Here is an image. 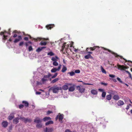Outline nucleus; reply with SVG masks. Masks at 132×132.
Here are the masks:
<instances>
[{
  "mask_svg": "<svg viewBox=\"0 0 132 132\" xmlns=\"http://www.w3.org/2000/svg\"><path fill=\"white\" fill-rule=\"evenodd\" d=\"M117 67H118V69H120L121 70H125L128 69L129 68L128 67L124 66L123 65H119L118 64H117V66H114V67L116 68Z\"/></svg>",
  "mask_w": 132,
  "mask_h": 132,
  "instance_id": "obj_6",
  "label": "nucleus"
},
{
  "mask_svg": "<svg viewBox=\"0 0 132 132\" xmlns=\"http://www.w3.org/2000/svg\"><path fill=\"white\" fill-rule=\"evenodd\" d=\"M99 48V47L98 46H95L93 47H90V48H87L86 50V52H87V53H88V54H92V52H88V51L89 49H90V50L93 51L94 50H95L96 49H98Z\"/></svg>",
  "mask_w": 132,
  "mask_h": 132,
  "instance_id": "obj_5",
  "label": "nucleus"
},
{
  "mask_svg": "<svg viewBox=\"0 0 132 132\" xmlns=\"http://www.w3.org/2000/svg\"><path fill=\"white\" fill-rule=\"evenodd\" d=\"M53 129L52 128H48L47 127H46L45 129L44 130V132H53Z\"/></svg>",
  "mask_w": 132,
  "mask_h": 132,
  "instance_id": "obj_16",
  "label": "nucleus"
},
{
  "mask_svg": "<svg viewBox=\"0 0 132 132\" xmlns=\"http://www.w3.org/2000/svg\"><path fill=\"white\" fill-rule=\"evenodd\" d=\"M19 118L18 117L15 118L14 119H13V123L16 124H17L19 122Z\"/></svg>",
  "mask_w": 132,
  "mask_h": 132,
  "instance_id": "obj_19",
  "label": "nucleus"
},
{
  "mask_svg": "<svg viewBox=\"0 0 132 132\" xmlns=\"http://www.w3.org/2000/svg\"><path fill=\"white\" fill-rule=\"evenodd\" d=\"M106 99L108 100H111L112 97L111 95L110 94L106 96Z\"/></svg>",
  "mask_w": 132,
  "mask_h": 132,
  "instance_id": "obj_32",
  "label": "nucleus"
},
{
  "mask_svg": "<svg viewBox=\"0 0 132 132\" xmlns=\"http://www.w3.org/2000/svg\"><path fill=\"white\" fill-rule=\"evenodd\" d=\"M67 70V67L64 65H63L62 69L61 70L62 72H65Z\"/></svg>",
  "mask_w": 132,
  "mask_h": 132,
  "instance_id": "obj_25",
  "label": "nucleus"
},
{
  "mask_svg": "<svg viewBox=\"0 0 132 132\" xmlns=\"http://www.w3.org/2000/svg\"><path fill=\"white\" fill-rule=\"evenodd\" d=\"M14 117V114L13 113H11L9 116L8 119L9 120H12Z\"/></svg>",
  "mask_w": 132,
  "mask_h": 132,
  "instance_id": "obj_18",
  "label": "nucleus"
},
{
  "mask_svg": "<svg viewBox=\"0 0 132 132\" xmlns=\"http://www.w3.org/2000/svg\"><path fill=\"white\" fill-rule=\"evenodd\" d=\"M34 122L37 123H40L42 122V120L39 117H37L34 120Z\"/></svg>",
  "mask_w": 132,
  "mask_h": 132,
  "instance_id": "obj_10",
  "label": "nucleus"
},
{
  "mask_svg": "<svg viewBox=\"0 0 132 132\" xmlns=\"http://www.w3.org/2000/svg\"><path fill=\"white\" fill-rule=\"evenodd\" d=\"M24 105L22 104H20L19 105V108L20 109L23 108L24 107Z\"/></svg>",
  "mask_w": 132,
  "mask_h": 132,
  "instance_id": "obj_47",
  "label": "nucleus"
},
{
  "mask_svg": "<svg viewBox=\"0 0 132 132\" xmlns=\"http://www.w3.org/2000/svg\"><path fill=\"white\" fill-rule=\"evenodd\" d=\"M82 83H83V84L84 85H93V84H89V83H85L84 82H82Z\"/></svg>",
  "mask_w": 132,
  "mask_h": 132,
  "instance_id": "obj_48",
  "label": "nucleus"
},
{
  "mask_svg": "<svg viewBox=\"0 0 132 132\" xmlns=\"http://www.w3.org/2000/svg\"><path fill=\"white\" fill-rule=\"evenodd\" d=\"M74 72L75 73H79L80 72V71L79 70H76Z\"/></svg>",
  "mask_w": 132,
  "mask_h": 132,
  "instance_id": "obj_46",
  "label": "nucleus"
},
{
  "mask_svg": "<svg viewBox=\"0 0 132 132\" xmlns=\"http://www.w3.org/2000/svg\"><path fill=\"white\" fill-rule=\"evenodd\" d=\"M53 122L52 120H50L49 121L47 122L46 123L45 125L46 126H47L50 124H53Z\"/></svg>",
  "mask_w": 132,
  "mask_h": 132,
  "instance_id": "obj_31",
  "label": "nucleus"
},
{
  "mask_svg": "<svg viewBox=\"0 0 132 132\" xmlns=\"http://www.w3.org/2000/svg\"><path fill=\"white\" fill-rule=\"evenodd\" d=\"M52 89L53 93H57L59 90H62V87H61L57 86H56L52 87L50 89V90Z\"/></svg>",
  "mask_w": 132,
  "mask_h": 132,
  "instance_id": "obj_2",
  "label": "nucleus"
},
{
  "mask_svg": "<svg viewBox=\"0 0 132 132\" xmlns=\"http://www.w3.org/2000/svg\"><path fill=\"white\" fill-rule=\"evenodd\" d=\"M61 65H60L57 68H54L52 69L51 70V72H55L57 71H59L61 68Z\"/></svg>",
  "mask_w": 132,
  "mask_h": 132,
  "instance_id": "obj_9",
  "label": "nucleus"
},
{
  "mask_svg": "<svg viewBox=\"0 0 132 132\" xmlns=\"http://www.w3.org/2000/svg\"><path fill=\"white\" fill-rule=\"evenodd\" d=\"M58 59L59 58L57 56H56L55 57H52L51 59V60L52 61H54V62L57 61V59Z\"/></svg>",
  "mask_w": 132,
  "mask_h": 132,
  "instance_id": "obj_30",
  "label": "nucleus"
},
{
  "mask_svg": "<svg viewBox=\"0 0 132 132\" xmlns=\"http://www.w3.org/2000/svg\"><path fill=\"white\" fill-rule=\"evenodd\" d=\"M69 88V90L70 92H73L75 90V85H72Z\"/></svg>",
  "mask_w": 132,
  "mask_h": 132,
  "instance_id": "obj_15",
  "label": "nucleus"
},
{
  "mask_svg": "<svg viewBox=\"0 0 132 132\" xmlns=\"http://www.w3.org/2000/svg\"><path fill=\"white\" fill-rule=\"evenodd\" d=\"M101 70L102 72L103 73L106 74V71L104 69L102 66H101Z\"/></svg>",
  "mask_w": 132,
  "mask_h": 132,
  "instance_id": "obj_40",
  "label": "nucleus"
},
{
  "mask_svg": "<svg viewBox=\"0 0 132 132\" xmlns=\"http://www.w3.org/2000/svg\"><path fill=\"white\" fill-rule=\"evenodd\" d=\"M98 90L100 92H103L104 90L101 88L99 89H98Z\"/></svg>",
  "mask_w": 132,
  "mask_h": 132,
  "instance_id": "obj_55",
  "label": "nucleus"
},
{
  "mask_svg": "<svg viewBox=\"0 0 132 132\" xmlns=\"http://www.w3.org/2000/svg\"><path fill=\"white\" fill-rule=\"evenodd\" d=\"M63 118V114H60L57 116L56 117L55 119L56 120H57L58 119H59V121H62Z\"/></svg>",
  "mask_w": 132,
  "mask_h": 132,
  "instance_id": "obj_12",
  "label": "nucleus"
},
{
  "mask_svg": "<svg viewBox=\"0 0 132 132\" xmlns=\"http://www.w3.org/2000/svg\"><path fill=\"white\" fill-rule=\"evenodd\" d=\"M129 108V106L128 105L127 106V107L126 108V109L127 110H128V109Z\"/></svg>",
  "mask_w": 132,
  "mask_h": 132,
  "instance_id": "obj_61",
  "label": "nucleus"
},
{
  "mask_svg": "<svg viewBox=\"0 0 132 132\" xmlns=\"http://www.w3.org/2000/svg\"><path fill=\"white\" fill-rule=\"evenodd\" d=\"M81 88L79 86H76V89H77L78 90H80V89Z\"/></svg>",
  "mask_w": 132,
  "mask_h": 132,
  "instance_id": "obj_50",
  "label": "nucleus"
},
{
  "mask_svg": "<svg viewBox=\"0 0 132 132\" xmlns=\"http://www.w3.org/2000/svg\"><path fill=\"white\" fill-rule=\"evenodd\" d=\"M106 95V93L105 92H103L102 95V96L103 97H105Z\"/></svg>",
  "mask_w": 132,
  "mask_h": 132,
  "instance_id": "obj_42",
  "label": "nucleus"
},
{
  "mask_svg": "<svg viewBox=\"0 0 132 132\" xmlns=\"http://www.w3.org/2000/svg\"><path fill=\"white\" fill-rule=\"evenodd\" d=\"M68 74H69L70 76H73L75 75V72L73 71H71L70 72H69L68 73Z\"/></svg>",
  "mask_w": 132,
  "mask_h": 132,
  "instance_id": "obj_34",
  "label": "nucleus"
},
{
  "mask_svg": "<svg viewBox=\"0 0 132 132\" xmlns=\"http://www.w3.org/2000/svg\"><path fill=\"white\" fill-rule=\"evenodd\" d=\"M53 27V25L52 24H50L46 26V28L47 29H51Z\"/></svg>",
  "mask_w": 132,
  "mask_h": 132,
  "instance_id": "obj_27",
  "label": "nucleus"
},
{
  "mask_svg": "<svg viewBox=\"0 0 132 132\" xmlns=\"http://www.w3.org/2000/svg\"><path fill=\"white\" fill-rule=\"evenodd\" d=\"M26 118L23 117H21L20 119H22L23 120L24 122H25V121L26 120Z\"/></svg>",
  "mask_w": 132,
  "mask_h": 132,
  "instance_id": "obj_49",
  "label": "nucleus"
},
{
  "mask_svg": "<svg viewBox=\"0 0 132 132\" xmlns=\"http://www.w3.org/2000/svg\"><path fill=\"white\" fill-rule=\"evenodd\" d=\"M7 33L9 35H11L10 32V31H8V32L7 31Z\"/></svg>",
  "mask_w": 132,
  "mask_h": 132,
  "instance_id": "obj_62",
  "label": "nucleus"
},
{
  "mask_svg": "<svg viewBox=\"0 0 132 132\" xmlns=\"http://www.w3.org/2000/svg\"><path fill=\"white\" fill-rule=\"evenodd\" d=\"M9 131H11L12 129V126H11L9 128Z\"/></svg>",
  "mask_w": 132,
  "mask_h": 132,
  "instance_id": "obj_59",
  "label": "nucleus"
},
{
  "mask_svg": "<svg viewBox=\"0 0 132 132\" xmlns=\"http://www.w3.org/2000/svg\"><path fill=\"white\" fill-rule=\"evenodd\" d=\"M51 119V118L49 117H45L43 119V121L45 122Z\"/></svg>",
  "mask_w": 132,
  "mask_h": 132,
  "instance_id": "obj_24",
  "label": "nucleus"
},
{
  "mask_svg": "<svg viewBox=\"0 0 132 132\" xmlns=\"http://www.w3.org/2000/svg\"><path fill=\"white\" fill-rule=\"evenodd\" d=\"M54 55V54L52 52H49L47 53V55H50L51 56H53Z\"/></svg>",
  "mask_w": 132,
  "mask_h": 132,
  "instance_id": "obj_38",
  "label": "nucleus"
},
{
  "mask_svg": "<svg viewBox=\"0 0 132 132\" xmlns=\"http://www.w3.org/2000/svg\"><path fill=\"white\" fill-rule=\"evenodd\" d=\"M53 113V112L49 110L46 112V114L47 115H49L50 114Z\"/></svg>",
  "mask_w": 132,
  "mask_h": 132,
  "instance_id": "obj_43",
  "label": "nucleus"
},
{
  "mask_svg": "<svg viewBox=\"0 0 132 132\" xmlns=\"http://www.w3.org/2000/svg\"><path fill=\"white\" fill-rule=\"evenodd\" d=\"M109 76L110 77L112 78H114L115 77V76L114 75L111 74H110L109 75Z\"/></svg>",
  "mask_w": 132,
  "mask_h": 132,
  "instance_id": "obj_52",
  "label": "nucleus"
},
{
  "mask_svg": "<svg viewBox=\"0 0 132 132\" xmlns=\"http://www.w3.org/2000/svg\"><path fill=\"white\" fill-rule=\"evenodd\" d=\"M25 44L26 47H27L28 45V43L27 42H26L25 43Z\"/></svg>",
  "mask_w": 132,
  "mask_h": 132,
  "instance_id": "obj_57",
  "label": "nucleus"
},
{
  "mask_svg": "<svg viewBox=\"0 0 132 132\" xmlns=\"http://www.w3.org/2000/svg\"><path fill=\"white\" fill-rule=\"evenodd\" d=\"M113 99L115 100H118L119 99V97L118 95H114L113 97Z\"/></svg>",
  "mask_w": 132,
  "mask_h": 132,
  "instance_id": "obj_20",
  "label": "nucleus"
},
{
  "mask_svg": "<svg viewBox=\"0 0 132 132\" xmlns=\"http://www.w3.org/2000/svg\"><path fill=\"white\" fill-rule=\"evenodd\" d=\"M33 50V48L31 46H29L28 47V51H32Z\"/></svg>",
  "mask_w": 132,
  "mask_h": 132,
  "instance_id": "obj_41",
  "label": "nucleus"
},
{
  "mask_svg": "<svg viewBox=\"0 0 132 132\" xmlns=\"http://www.w3.org/2000/svg\"><path fill=\"white\" fill-rule=\"evenodd\" d=\"M117 79L118 81H119L120 82L122 83V81L120 79L119 77H117Z\"/></svg>",
  "mask_w": 132,
  "mask_h": 132,
  "instance_id": "obj_53",
  "label": "nucleus"
},
{
  "mask_svg": "<svg viewBox=\"0 0 132 132\" xmlns=\"http://www.w3.org/2000/svg\"><path fill=\"white\" fill-rule=\"evenodd\" d=\"M52 75L50 72H48V73L47 75H44V76L43 78L42 79L41 81L43 83H44L45 82L48 81V79Z\"/></svg>",
  "mask_w": 132,
  "mask_h": 132,
  "instance_id": "obj_3",
  "label": "nucleus"
},
{
  "mask_svg": "<svg viewBox=\"0 0 132 132\" xmlns=\"http://www.w3.org/2000/svg\"><path fill=\"white\" fill-rule=\"evenodd\" d=\"M59 78H55V79L53 80L51 82V83H54L55 82H56L58 81H59Z\"/></svg>",
  "mask_w": 132,
  "mask_h": 132,
  "instance_id": "obj_29",
  "label": "nucleus"
},
{
  "mask_svg": "<svg viewBox=\"0 0 132 132\" xmlns=\"http://www.w3.org/2000/svg\"><path fill=\"white\" fill-rule=\"evenodd\" d=\"M91 93L93 95H96L97 93V91L94 89L92 90L91 91Z\"/></svg>",
  "mask_w": 132,
  "mask_h": 132,
  "instance_id": "obj_26",
  "label": "nucleus"
},
{
  "mask_svg": "<svg viewBox=\"0 0 132 132\" xmlns=\"http://www.w3.org/2000/svg\"><path fill=\"white\" fill-rule=\"evenodd\" d=\"M22 39V37L21 36H18V38H16L14 41V43H16L19 41L21 40Z\"/></svg>",
  "mask_w": 132,
  "mask_h": 132,
  "instance_id": "obj_14",
  "label": "nucleus"
},
{
  "mask_svg": "<svg viewBox=\"0 0 132 132\" xmlns=\"http://www.w3.org/2000/svg\"><path fill=\"white\" fill-rule=\"evenodd\" d=\"M6 33L7 31L6 30H4L3 31H1L0 32V35L3 36L2 39L4 42H5V41L7 39V37L8 36L5 35V33Z\"/></svg>",
  "mask_w": 132,
  "mask_h": 132,
  "instance_id": "obj_4",
  "label": "nucleus"
},
{
  "mask_svg": "<svg viewBox=\"0 0 132 132\" xmlns=\"http://www.w3.org/2000/svg\"><path fill=\"white\" fill-rule=\"evenodd\" d=\"M65 132H75V131H71L69 129H67L65 130Z\"/></svg>",
  "mask_w": 132,
  "mask_h": 132,
  "instance_id": "obj_54",
  "label": "nucleus"
},
{
  "mask_svg": "<svg viewBox=\"0 0 132 132\" xmlns=\"http://www.w3.org/2000/svg\"><path fill=\"white\" fill-rule=\"evenodd\" d=\"M109 93L110 94V95H116L117 93V92L114 90H111L109 92Z\"/></svg>",
  "mask_w": 132,
  "mask_h": 132,
  "instance_id": "obj_23",
  "label": "nucleus"
},
{
  "mask_svg": "<svg viewBox=\"0 0 132 132\" xmlns=\"http://www.w3.org/2000/svg\"><path fill=\"white\" fill-rule=\"evenodd\" d=\"M125 72H126L129 75L130 74V73L128 71L125 70Z\"/></svg>",
  "mask_w": 132,
  "mask_h": 132,
  "instance_id": "obj_64",
  "label": "nucleus"
},
{
  "mask_svg": "<svg viewBox=\"0 0 132 132\" xmlns=\"http://www.w3.org/2000/svg\"><path fill=\"white\" fill-rule=\"evenodd\" d=\"M24 39L26 41H28V37H26L24 38Z\"/></svg>",
  "mask_w": 132,
  "mask_h": 132,
  "instance_id": "obj_56",
  "label": "nucleus"
},
{
  "mask_svg": "<svg viewBox=\"0 0 132 132\" xmlns=\"http://www.w3.org/2000/svg\"><path fill=\"white\" fill-rule=\"evenodd\" d=\"M24 44V42L23 41L20 42L19 44V46H22Z\"/></svg>",
  "mask_w": 132,
  "mask_h": 132,
  "instance_id": "obj_45",
  "label": "nucleus"
},
{
  "mask_svg": "<svg viewBox=\"0 0 132 132\" xmlns=\"http://www.w3.org/2000/svg\"><path fill=\"white\" fill-rule=\"evenodd\" d=\"M101 84L102 85H104L105 86H106L108 85V84L107 83H104V82H102L101 83Z\"/></svg>",
  "mask_w": 132,
  "mask_h": 132,
  "instance_id": "obj_51",
  "label": "nucleus"
},
{
  "mask_svg": "<svg viewBox=\"0 0 132 132\" xmlns=\"http://www.w3.org/2000/svg\"><path fill=\"white\" fill-rule=\"evenodd\" d=\"M29 44H32V43L30 41H29L27 42Z\"/></svg>",
  "mask_w": 132,
  "mask_h": 132,
  "instance_id": "obj_63",
  "label": "nucleus"
},
{
  "mask_svg": "<svg viewBox=\"0 0 132 132\" xmlns=\"http://www.w3.org/2000/svg\"><path fill=\"white\" fill-rule=\"evenodd\" d=\"M2 127L5 128L8 125V122L7 121H3L2 123Z\"/></svg>",
  "mask_w": 132,
  "mask_h": 132,
  "instance_id": "obj_11",
  "label": "nucleus"
},
{
  "mask_svg": "<svg viewBox=\"0 0 132 132\" xmlns=\"http://www.w3.org/2000/svg\"><path fill=\"white\" fill-rule=\"evenodd\" d=\"M47 44V42L45 41H42L39 43V45L41 46L46 45Z\"/></svg>",
  "mask_w": 132,
  "mask_h": 132,
  "instance_id": "obj_28",
  "label": "nucleus"
},
{
  "mask_svg": "<svg viewBox=\"0 0 132 132\" xmlns=\"http://www.w3.org/2000/svg\"><path fill=\"white\" fill-rule=\"evenodd\" d=\"M84 58L86 59H88L89 58L93 59V57L90 54H88L87 55H85L84 57Z\"/></svg>",
  "mask_w": 132,
  "mask_h": 132,
  "instance_id": "obj_17",
  "label": "nucleus"
},
{
  "mask_svg": "<svg viewBox=\"0 0 132 132\" xmlns=\"http://www.w3.org/2000/svg\"><path fill=\"white\" fill-rule=\"evenodd\" d=\"M17 36V35L16 34H15L13 36V37L14 38H15V37H16Z\"/></svg>",
  "mask_w": 132,
  "mask_h": 132,
  "instance_id": "obj_60",
  "label": "nucleus"
},
{
  "mask_svg": "<svg viewBox=\"0 0 132 132\" xmlns=\"http://www.w3.org/2000/svg\"><path fill=\"white\" fill-rule=\"evenodd\" d=\"M85 90V89L84 88H81L80 89L79 91L80 92L82 93L84 92Z\"/></svg>",
  "mask_w": 132,
  "mask_h": 132,
  "instance_id": "obj_39",
  "label": "nucleus"
},
{
  "mask_svg": "<svg viewBox=\"0 0 132 132\" xmlns=\"http://www.w3.org/2000/svg\"><path fill=\"white\" fill-rule=\"evenodd\" d=\"M72 85V83H65V85L62 86V89H63L65 90H66L68 88V87L69 86H71Z\"/></svg>",
  "mask_w": 132,
  "mask_h": 132,
  "instance_id": "obj_7",
  "label": "nucleus"
},
{
  "mask_svg": "<svg viewBox=\"0 0 132 132\" xmlns=\"http://www.w3.org/2000/svg\"><path fill=\"white\" fill-rule=\"evenodd\" d=\"M22 103L24 104V106L26 107H28L29 106V104L26 101H22Z\"/></svg>",
  "mask_w": 132,
  "mask_h": 132,
  "instance_id": "obj_22",
  "label": "nucleus"
},
{
  "mask_svg": "<svg viewBox=\"0 0 132 132\" xmlns=\"http://www.w3.org/2000/svg\"><path fill=\"white\" fill-rule=\"evenodd\" d=\"M28 36H29L30 39H31L32 40H34L35 42H37L38 41H40L42 39V38H40L38 37L37 38H35L32 37L31 36L29 35H28Z\"/></svg>",
  "mask_w": 132,
  "mask_h": 132,
  "instance_id": "obj_13",
  "label": "nucleus"
},
{
  "mask_svg": "<svg viewBox=\"0 0 132 132\" xmlns=\"http://www.w3.org/2000/svg\"><path fill=\"white\" fill-rule=\"evenodd\" d=\"M117 104L118 106H120L123 105L124 103L123 101L119 100L118 101Z\"/></svg>",
  "mask_w": 132,
  "mask_h": 132,
  "instance_id": "obj_21",
  "label": "nucleus"
},
{
  "mask_svg": "<svg viewBox=\"0 0 132 132\" xmlns=\"http://www.w3.org/2000/svg\"><path fill=\"white\" fill-rule=\"evenodd\" d=\"M41 93L40 92H36V94H40Z\"/></svg>",
  "mask_w": 132,
  "mask_h": 132,
  "instance_id": "obj_58",
  "label": "nucleus"
},
{
  "mask_svg": "<svg viewBox=\"0 0 132 132\" xmlns=\"http://www.w3.org/2000/svg\"><path fill=\"white\" fill-rule=\"evenodd\" d=\"M31 121V119H28V118H26V120L25 121V123H26L28 122H30Z\"/></svg>",
  "mask_w": 132,
  "mask_h": 132,
  "instance_id": "obj_35",
  "label": "nucleus"
},
{
  "mask_svg": "<svg viewBox=\"0 0 132 132\" xmlns=\"http://www.w3.org/2000/svg\"><path fill=\"white\" fill-rule=\"evenodd\" d=\"M103 49L105 50H106L108 51L110 53H111L113 54L116 57H120V58L121 59H122L124 60L125 61V62H126L127 61L125 59V58H123V57L121 56H119L118 54H117L115 53L114 52L111 51V50H110L109 49H106V48H105L104 47H103Z\"/></svg>",
  "mask_w": 132,
  "mask_h": 132,
  "instance_id": "obj_1",
  "label": "nucleus"
},
{
  "mask_svg": "<svg viewBox=\"0 0 132 132\" xmlns=\"http://www.w3.org/2000/svg\"><path fill=\"white\" fill-rule=\"evenodd\" d=\"M66 43H65L63 44L62 47V51H63L65 49L66 51H67V50L68 49V48L69 47V45L68 44L66 45Z\"/></svg>",
  "mask_w": 132,
  "mask_h": 132,
  "instance_id": "obj_8",
  "label": "nucleus"
},
{
  "mask_svg": "<svg viewBox=\"0 0 132 132\" xmlns=\"http://www.w3.org/2000/svg\"><path fill=\"white\" fill-rule=\"evenodd\" d=\"M42 50L41 47H39L36 50V51L38 52H40Z\"/></svg>",
  "mask_w": 132,
  "mask_h": 132,
  "instance_id": "obj_36",
  "label": "nucleus"
},
{
  "mask_svg": "<svg viewBox=\"0 0 132 132\" xmlns=\"http://www.w3.org/2000/svg\"><path fill=\"white\" fill-rule=\"evenodd\" d=\"M42 123H38V124L37 125H36V127L38 128H40L42 127Z\"/></svg>",
  "mask_w": 132,
  "mask_h": 132,
  "instance_id": "obj_33",
  "label": "nucleus"
},
{
  "mask_svg": "<svg viewBox=\"0 0 132 132\" xmlns=\"http://www.w3.org/2000/svg\"><path fill=\"white\" fill-rule=\"evenodd\" d=\"M57 74L58 73H55L54 75L50 79V80H51V79H53L55 78L57 76Z\"/></svg>",
  "mask_w": 132,
  "mask_h": 132,
  "instance_id": "obj_37",
  "label": "nucleus"
},
{
  "mask_svg": "<svg viewBox=\"0 0 132 132\" xmlns=\"http://www.w3.org/2000/svg\"><path fill=\"white\" fill-rule=\"evenodd\" d=\"M53 65L55 66H57L58 64V63L56 62V61H55L53 63Z\"/></svg>",
  "mask_w": 132,
  "mask_h": 132,
  "instance_id": "obj_44",
  "label": "nucleus"
}]
</instances>
